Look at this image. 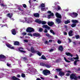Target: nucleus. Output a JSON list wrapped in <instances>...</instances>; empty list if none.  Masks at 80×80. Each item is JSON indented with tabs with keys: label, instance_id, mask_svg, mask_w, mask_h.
Masks as SVG:
<instances>
[{
	"label": "nucleus",
	"instance_id": "nucleus-7",
	"mask_svg": "<svg viewBox=\"0 0 80 80\" xmlns=\"http://www.w3.org/2000/svg\"><path fill=\"white\" fill-rule=\"evenodd\" d=\"M31 52H32V53H37V50L34 49L33 47L31 46Z\"/></svg>",
	"mask_w": 80,
	"mask_h": 80
},
{
	"label": "nucleus",
	"instance_id": "nucleus-43",
	"mask_svg": "<svg viewBox=\"0 0 80 80\" xmlns=\"http://www.w3.org/2000/svg\"><path fill=\"white\" fill-rule=\"evenodd\" d=\"M23 7L24 8H27V5L26 4H22Z\"/></svg>",
	"mask_w": 80,
	"mask_h": 80
},
{
	"label": "nucleus",
	"instance_id": "nucleus-18",
	"mask_svg": "<svg viewBox=\"0 0 80 80\" xmlns=\"http://www.w3.org/2000/svg\"><path fill=\"white\" fill-rule=\"evenodd\" d=\"M14 45H17V46H19V45H20V43L18 41H16L14 42Z\"/></svg>",
	"mask_w": 80,
	"mask_h": 80
},
{
	"label": "nucleus",
	"instance_id": "nucleus-5",
	"mask_svg": "<svg viewBox=\"0 0 80 80\" xmlns=\"http://www.w3.org/2000/svg\"><path fill=\"white\" fill-rule=\"evenodd\" d=\"M70 16L72 18H76V17L78 16V13L73 12L72 13L70 14Z\"/></svg>",
	"mask_w": 80,
	"mask_h": 80
},
{
	"label": "nucleus",
	"instance_id": "nucleus-45",
	"mask_svg": "<svg viewBox=\"0 0 80 80\" xmlns=\"http://www.w3.org/2000/svg\"><path fill=\"white\" fill-rule=\"evenodd\" d=\"M22 59L23 60H25V61H26V60H27V58H26V57H24V58H22Z\"/></svg>",
	"mask_w": 80,
	"mask_h": 80
},
{
	"label": "nucleus",
	"instance_id": "nucleus-30",
	"mask_svg": "<svg viewBox=\"0 0 80 80\" xmlns=\"http://www.w3.org/2000/svg\"><path fill=\"white\" fill-rule=\"evenodd\" d=\"M64 60H65V62H67V63H70V61L67 60V58H66L64 57Z\"/></svg>",
	"mask_w": 80,
	"mask_h": 80
},
{
	"label": "nucleus",
	"instance_id": "nucleus-23",
	"mask_svg": "<svg viewBox=\"0 0 80 80\" xmlns=\"http://www.w3.org/2000/svg\"><path fill=\"white\" fill-rule=\"evenodd\" d=\"M72 23H78V21L77 20H72Z\"/></svg>",
	"mask_w": 80,
	"mask_h": 80
},
{
	"label": "nucleus",
	"instance_id": "nucleus-42",
	"mask_svg": "<svg viewBox=\"0 0 80 80\" xmlns=\"http://www.w3.org/2000/svg\"><path fill=\"white\" fill-rule=\"evenodd\" d=\"M41 10L42 11H45V10H46V9H45V8H42Z\"/></svg>",
	"mask_w": 80,
	"mask_h": 80
},
{
	"label": "nucleus",
	"instance_id": "nucleus-6",
	"mask_svg": "<svg viewBox=\"0 0 80 80\" xmlns=\"http://www.w3.org/2000/svg\"><path fill=\"white\" fill-rule=\"evenodd\" d=\"M32 35L33 37H41V34L38 32H35L33 33Z\"/></svg>",
	"mask_w": 80,
	"mask_h": 80
},
{
	"label": "nucleus",
	"instance_id": "nucleus-17",
	"mask_svg": "<svg viewBox=\"0 0 80 80\" xmlns=\"http://www.w3.org/2000/svg\"><path fill=\"white\" fill-rule=\"evenodd\" d=\"M59 74L61 77H62V76H64V75H65V73H64V72H63L62 71L59 72Z\"/></svg>",
	"mask_w": 80,
	"mask_h": 80
},
{
	"label": "nucleus",
	"instance_id": "nucleus-31",
	"mask_svg": "<svg viewBox=\"0 0 80 80\" xmlns=\"http://www.w3.org/2000/svg\"><path fill=\"white\" fill-rule=\"evenodd\" d=\"M40 7L41 8L45 7V4L42 3V4L41 5Z\"/></svg>",
	"mask_w": 80,
	"mask_h": 80
},
{
	"label": "nucleus",
	"instance_id": "nucleus-11",
	"mask_svg": "<svg viewBox=\"0 0 80 80\" xmlns=\"http://www.w3.org/2000/svg\"><path fill=\"white\" fill-rule=\"evenodd\" d=\"M35 22L37 23H39V24H41L42 23V21L41 20H39L38 19H36L35 20Z\"/></svg>",
	"mask_w": 80,
	"mask_h": 80
},
{
	"label": "nucleus",
	"instance_id": "nucleus-37",
	"mask_svg": "<svg viewBox=\"0 0 80 80\" xmlns=\"http://www.w3.org/2000/svg\"><path fill=\"white\" fill-rule=\"evenodd\" d=\"M75 37L76 39H78V38H80V36H79V35H75Z\"/></svg>",
	"mask_w": 80,
	"mask_h": 80
},
{
	"label": "nucleus",
	"instance_id": "nucleus-48",
	"mask_svg": "<svg viewBox=\"0 0 80 80\" xmlns=\"http://www.w3.org/2000/svg\"><path fill=\"white\" fill-rule=\"evenodd\" d=\"M58 10H60V9H61V7H60V6H58Z\"/></svg>",
	"mask_w": 80,
	"mask_h": 80
},
{
	"label": "nucleus",
	"instance_id": "nucleus-27",
	"mask_svg": "<svg viewBox=\"0 0 80 80\" xmlns=\"http://www.w3.org/2000/svg\"><path fill=\"white\" fill-rule=\"evenodd\" d=\"M64 23L65 24H68V23H70V21L69 20H68L67 21H65Z\"/></svg>",
	"mask_w": 80,
	"mask_h": 80
},
{
	"label": "nucleus",
	"instance_id": "nucleus-4",
	"mask_svg": "<svg viewBox=\"0 0 80 80\" xmlns=\"http://www.w3.org/2000/svg\"><path fill=\"white\" fill-rule=\"evenodd\" d=\"M42 73L44 75H48L49 74H50V71L47 70H44L42 72Z\"/></svg>",
	"mask_w": 80,
	"mask_h": 80
},
{
	"label": "nucleus",
	"instance_id": "nucleus-50",
	"mask_svg": "<svg viewBox=\"0 0 80 80\" xmlns=\"http://www.w3.org/2000/svg\"><path fill=\"white\" fill-rule=\"evenodd\" d=\"M44 32L45 33H48V30H47V29H45L44 30Z\"/></svg>",
	"mask_w": 80,
	"mask_h": 80
},
{
	"label": "nucleus",
	"instance_id": "nucleus-55",
	"mask_svg": "<svg viewBox=\"0 0 80 80\" xmlns=\"http://www.w3.org/2000/svg\"><path fill=\"white\" fill-rule=\"evenodd\" d=\"M24 41L25 42H26L27 43H28V42L27 40H24Z\"/></svg>",
	"mask_w": 80,
	"mask_h": 80
},
{
	"label": "nucleus",
	"instance_id": "nucleus-64",
	"mask_svg": "<svg viewBox=\"0 0 80 80\" xmlns=\"http://www.w3.org/2000/svg\"><path fill=\"white\" fill-rule=\"evenodd\" d=\"M36 80H41V79H40V78H38Z\"/></svg>",
	"mask_w": 80,
	"mask_h": 80
},
{
	"label": "nucleus",
	"instance_id": "nucleus-38",
	"mask_svg": "<svg viewBox=\"0 0 80 80\" xmlns=\"http://www.w3.org/2000/svg\"><path fill=\"white\" fill-rule=\"evenodd\" d=\"M41 23L42 25H45L47 23V22L45 21H41Z\"/></svg>",
	"mask_w": 80,
	"mask_h": 80
},
{
	"label": "nucleus",
	"instance_id": "nucleus-25",
	"mask_svg": "<svg viewBox=\"0 0 80 80\" xmlns=\"http://www.w3.org/2000/svg\"><path fill=\"white\" fill-rule=\"evenodd\" d=\"M41 59H43V60H47V59H46V57H45V56L43 55H42L41 56Z\"/></svg>",
	"mask_w": 80,
	"mask_h": 80
},
{
	"label": "nucleus",
	"instance_id": "nucleus-28",
	"mask_svg": "<svg viewBox=\"0 0 80 80\" xmlns=\"http://www.w3.org/2000/svg\"><path fill=\"white\" fill-rule=\"evenodd\" d=\"M76 25H77V24L76 23H72V25H71V27H72V28H73V27H76Z\"/></svg>",
	"mask_w": 80,
	"mask_h": 80
},
{
	"label": "nucleus",
	"instance_id": "nucleus-41",
	"mask_svg": "<svg viewBox=\"0 0 80 80\" xmlns=\"http://www.w3.org/2000/svg\"><path fill=\"white\" fill-rule=\"evenodd\" d=\"M39 31L40 32H42L43 31V28H39Z\"/></svg>",
	"mask_w": 80,
	"mask_h": 80
},
{
	"label": "nucleus",
	"instance_id": "nucleus-22",
	"mask_svg": "<svg viewBox=\"0 0 80 80\" xmlns=\"http://www.w3.org/2000/svg\"><path fill=\"white\" fill-rule=\"evenodd\" d=\"M52 16V17H53V16H54V14H53V13H52L50 15H48V19H50V17H51Z\"/></svg>",
	"mask_w": 80,
	"mask_h": 80
},
{
	"label": "nucleus",
	"instance_id": "nucleus-19",
	"mask_svg": "<svg viewBox=\"0 0 80 80\" xmlns=\"http://www.w3.org/2000/svg\"><path fill=\"white\" fill-rule=\"evenodd\" d=\"M12 16L13 14H12L11 15H10V13H8L7 14V17L10 18V19L12 18Z\"/></svg>",
	"mask_w": 80,
	"mask_h": 80
},
{
	"label": "nucleus",
	"instance_id": "nucleus-40",
	"mask_svg": "<svg viewBox=\"0 0 80 80\" xmlns=\"http://www.w3.org/2000/svg\"><path fill=\"white\" fill-rule=\"evenodd\" d=\"M21 77L23 78H24L25 77V74L22 73V74Z\"/></svg>",
	"mask_w": 80,
	"mask_h": 80
},
{
	"label": "nucleus",
	"instance_id": "nucleus-61",
	"mask_svg": "<svg viewBox=\"0 0 80 80\" xmlns=\"http://www.w3.org/2000/svg\"><path fill=\"white\" fill-rule=\"evenodd\" d=\"M40 78L42 79V80H45V78L42 77H41Z\"/></svg>",
	"mask_w": 80,
	"mask_h": 80
},
{
	"label": "nucleus",
	"instance_id": "nucleus-58",
	"mask_svg": "<svg viewBox=\"0 0 80 80\" xmlns=\"http://www.w3.org/2000/svg\"><path fill=\"white\" fill-rule=\"evenodd\" d=\"M23 34L24 35H27V32H23Z\"/></svg>",
	"mask_w": 80,
	"mask_h": 80
},
{
	"label": "nucleus",
	"instance_id": "nucleus-33",
	"mask_svg": "<svg viewBox=\"0 0 80 80\" xmlns=\"http://www.w3.org/2000/svg\"><path fill=\"white\" fill-rule=\"evenodd\" d=\"M50 32L52 33L53 35H55V32L52 29L50 30Z\"/></svg>",
	"mask_w": 80,
	"mask_h": 80
},
{
	"label": "nucleus",
	"instance_id": "nucleus-57",
	"mask_svg": "<svg viewBox=\"0 0 80 80\" xmlns=\"http://www.w3.org/2000/svg\"><path fill=\"white\" fill-rule=\"evenodd\" d=\"M48 13H52V12L51 11H48Z\"/></svg>",
	"mask_w": 80,
	"mask_h": 80
},
{
	"label": "nucleus",
	"instance_id": "nucleus-24",
	"mask_svg": "<svg viewBox=\"0 0 80 80\" xmlns=\"http://www.w3.org/2000/svg\"><path fill=\"white\" fill-rule=\"evenodd\" d=\"M46 37H48L49 38H52V36L50 35V34L48 33L46 34Z\"/></svg>",
	"mask_w": 80,
	"mask_h": 80
},
{
	"label": "nucleus",
	"instance_id": "nucleus-60",
	"mask_svg": "<svg viewBox=\"0 0 80 80\" xmlns=\"http://www.w3.org/2000/svg\"><path fill=\"white\" fill-rule=\"evenodd\" d=\"M55 78H58V77L57 75H55Z\"/></svg>",
	"mask_w": 80,
	"mask_h": 80
},
{
	"label": "nucleus",
	"instance_id": "nucleus-36",
	"mask_svg": "<svg viewBox=\"0 0 80 80\" xmlns=\"http://www.w3.org/2000/svg\"><path fill=\"white\" fill-rule=\"evenodd\" d=\"M68 60H70L71 61H74V60L73 59V58L71 57L68 58Z\"/></svg>",
	"mask_w": 80,
	"mask_h": 80
},
{
	"label": "nucleus",
	"instance_id": "nucleus-54",
	"mask_svg": "<svg viewBox=\"0 0 80 80\" xmlns=\"http://www.w3.org/2000/svg\"><path fill=\"white\" fill-rule=\"evenodd\" d=\"M11 49H14L15 48L13 47H12V46H11V48H10Z\"/></svg>",
	"mask_w": 80,
	"mask_h": 80
},
{
	"label": "nucleus",
	"instance_id": "nucleus-47",
	"mask_svg": "<svg viewBox=\"0 0 80 80\" xmlns=\"http://www.w3.org/2000/svg\"><path fill=\"white\" fill-rule=\"evenodd\" d=\"M48 41H46L45 42H44L45 44H48Z\"/></svg>",
	"mask_w": 80,
	"mask_h": 80
},
{
	"label": "nucleus",
	"instance_id": "nucleus-39",
	"mask_svg": "<svg viewBox=\"0 0 80 80\" xmlns=\"http://www.w3.org/2000/svg\"><path fill=\"white\" fill-rule=\"evenodd\" d=\"M70 52H66L65 54L67 56H70Z\"/></svg>",
	"mask_w": 80,
	"mask_h": 80
},
{
	"label": "nucleus",
	"instance_id": "nucleus-53",
	"mask_svg": "<svg viewBox=\"0 0 80 80\" xmlns=\"http://www.w3.org/2000/svg\"><path fill=\"white\" fill-rule=\"evenodd\" d=\"M66 76L68 77V76H69L70 75V73H67L66 74Z\"/></svg>",
	"mask_w": 80,
	"mask_h": 80
},
{
	"label": "nucleus",
	"instance_id": "nucleus-2",
	"mask_svg": "<svg viewBox=\"0 0 80 80\" xmlns=\"http://www.w3.org/2000/svg\"><path fill=\"white\" fill-rule=\"evenodd\" d=\"M40 65L41 66H42L43 67H45L46 68H50L51 67V65L49 64H48L47 63H43L41 62L40 63Z\"/></svg>",
	"mask_w": 80,
	"mask_h": 80
},
{
	"label": "nucleus",
	"instance_id": "nucleus-52",
	"mask_svg": "<svg viewBox=\"0 0 80 80\" xmlns=\"http://www.w3.org/2000/svg\"><path fill=\"white\" fill-rule=\"evenodd\" d=\"M64 35H67V32H64Z\"/></svg>",
	"mask_w": 80,
	"mask_h": 80
},
{
	"label": "nucleus",
	"instance_id": "nucleus-14",
	"mask_svg": "<svg viewBox=\"0 0 80 80\" xmlns=\"http://www.w3.org/2000/svg\"><path fill=\"white\" fill-rule=\"evenodd\" d=\"M48 24L49 26L52 27V25H54V22H48Z\"/></svg>",
	"mask_w": 80,
	"mask_h": 80
},
{
	"label": "nucleus",
	"instance_id": "nucleus-10",
	"mask_svg": "<svg viewBox=\"0 0 80 80\" xmlns=\"http://www.w3.org/2000/svg\"><path fill=\"white\" fill-rule=\"evenodd\" d=\"M73 31L72 30H70L68 32V34L69 37H72L73 35Z\"/></svg>",
	"mask_w": 80,
	"mask_h": 80
},
{
	"label": "nucleus",
	"instance_id": "nucleus-49",
	"mask_svg": "<svg viewBox=\"0 0 80 80\" xmlns=\"http://www.w3.org/2000/svg\"><path fill=\"white\" fill-rule=\"evenodd\" d=\"M28 35H29V36H31V37H33V35H32V33H29L28 34Z\"/></svg>",
	"mask_w": 80,
	"mask_h": 80
},
{
	"label": "nucleus",
	"instance_id": "nucleus-62",
	"mask_svg": "<svg viewBox=\"0 0 80 80\" xmlns=\"http://www.w3.org/2000/svg\"><path fill=\"white\" fill-rule=\"evenodd\" d=\"M17 77H19L20 78V75H19V74H18L17 76Z\"/></svg>",
	"mask_w": 80,
	"mask_h": 80
},
{
	"label": "nucleus",
	"instance_id": "nucleus-56",
	"mask_svg": "<svg viewBox=\"0 0 80 80\" xmlns=\"http://www.w3.org/2000/svg\"><path fill=\"white\" fill-rule=\"evenodd\" d=\"M11 65V64H9L8 63H7V66L8 67H9V66H10Z\"/></svg>",
	"mask_w": 80,
	"mask_h": 80
},
{
	"label": "nucleus",
	"instance_id": "nucleus-1",
	"mask_svg": "<svg viewBox=\"0 0 80 80\" xmlns=\"http://www.w3.org/2000/svg\"><path fill=\"white\" fill-rule=\"evenodd\" d=\"M70 79L71 80L73 79L77 80H78V77L76 76V75L75 73H72L70 75Z\"/></svg>",
	"mask_w": 80,
	"mask_h": 80
},
{
	"label": "nucleus",
	"instance_id": "nucleus-26",
	"mask_svg": "<svg viewBox=\"0 0 80 80\" xmlns=\"http://www.w3.org/2000/svg\"><path fill=\"white\" fill-rule=\"evenodd\" d=\"M77 62H80V60H75L74 62V65H77Z\"/></svg>",
	"mask_w": 80,
	"mask_h": 80
},
{
	"label": "nucleus",
	"instance_id": "nucleus-32",
	"mask_svg": "<svg viewBox=\"0 0 80 80\" xmlns=\"http://www.w3.org/2000/svg\"><path fill=\"white\" fill-rule=\"evenodd\" d=\"M6 45L7 47L8 48H11V47L12 46V45H11L10 44H6Z\"/></svg>",
	"mask_w": 80,
	"mask_h": 80
},
{
	"label": "nucleus",
	"instance_id": "nucleus-20",
	"mask_svg": "<svg viewBox=\"0 0 80 80\" xmlns=\"http://www.w3.org/2000/svg\"><path fill=\"white\" fill-rule=\"evenodd\" d=\"M34 16L35 17H40V14L38 13H35L34 14Z\"/></svg>",
	"mask_w": 80,
	"mask_h": 80
},
{
	"label": "nucleus",
	"instance_id": "nucleus-15",
	"mask_svg": "<svg viewBox=\"0 0 80 80\" xmlns=\"http://www.w3.org/2000/svg\"><path fill=\"white\" fill-rule=\"evenodd\" d=\"M56 21L57 22V23H58V24H59V23H61V22H62L61 19L58 18H57L56 19Z\"/></svg>",
	"mask_w": 80,
	"mask_h": 80
},
{
	"label": "nucleus",
	"instance_id": "nucleus-29",
	"mask_svg": "<svg viewBox=\"0 0 80 80\" xmlns=\"http://www.w3.org/2000/svg\"><path fill=\"white\" fill-rule=\"evenodd\" d=\"M37 53H36L39 56H41L42 55V53H41L40 52L38 51H37Z\"/></svg>",
	"mask_w": 80,
	"mask_h": 80
},
{
	"label": "nucleus",
	"instance_id": "nucleus-9",
	"mask_svg": "<svg viewBox=\"0 0 80 80\" xmlns=\"http://www.w3.org/2000/svg\"><path fill=\"white\" fill-rule=\"evenodd\" d=\"M43 28H45L46 29H48V30H50V27L48 26V25H44L42 26Z\"/></svg>",
	"mask_w": 80,
	"mask_h": 80
},
{
	"label": "nucleus",
	"instance_id": "nucleus-59",
	"mask_svg": "<svg viewBox=\"0 0 80 80\" xmlns=\"http://www.w3.org/2000/svg\"><path fill=\"white\" fill-rule=\"evenodd\" d=\"M49 42H52V40L50 39V40H49Z\"/></svg>",
	"mask_w": 80,
	"mask_h": 80
},
{
	"label": "nucleus",
	"instance_id": "nucleus-35",
	"mask_svg": "<svg viewBox=\"0 0 80 80\" xmlns=\"http://www.w3.org/2000/svg\"><path fill=\"white\" fill-rule=\"evenodd\" d=\"M62 69H58L57 68L56 69V70L57 72H59L62 71Z\"/></svg>",
	"mask_w": 80,
	"mask_h": 80
},
{
	"label": "nucleus",
	"instance_id": "nucleus-13",
	"mask_svg": "<svg viewBox=\"0 0 80 80\" xmlns=\"http://www.w3.org/2000/svg\"><path fill=\"white\" fill-rule=\"evenodd\" d=\"M7 57L2 54L0 55V59H6Z\"/></svg>",
	"mask_w": 80,
	"mask_h": 80
},
{
	"label": "nucleus",
	"instance_id": "nucleus-12",
	"mask_svg": "<svg viewBox=\"0 0 80 80\" xmlns=\"http://www.w3.org/2000/svg\"><path fill=\"white\" fill-rule=\"evenodd\" d=\"M18 50L20 52L22 53H25V51H23L22 50H23V48L22 47H20L18 48Z\"/></svg>",
	"mask_w": 80,
	"mask_h": 80
},
{
	"label": "nucleus",
	"instance_id": "nucleus-16",
	"mask_svg": "<svg viewBox=\"0 0 80 80\" xmlns=\"http://www.w3.org/2000/svg\"><path fill=\"white\" fill-rule=\"evenodd\" d=\"M58 49L59 50L61 51V52H62L63 50V46H60L58 48Z\"/></svg>",
	"mask_w": 80,
	"mask_h": 80
},
{
	"label": "nucleus",
	"instance_id": "nucleus-8",
	"mask_svg": "<svg viewBox=\"0 0 80 80\" xmlns=\"http://www.w3.org/2000/svg\"><path fill=\"white\" fill-rule=\"evenodd\" d=\"M56 16L58 18H62V16L58 12H56L55 14Z\"/></svg>",
	"mask_w": 80,
	"mask_h": 80
},
{
	"label": "nucleus",
	"instance_id": "nucleus-21",
	"mask_svg": "<svg viewBox=\"0 0 80 80\" xmlns=\"http://www.w3.org/2000/svg\"><path fill=\"white\" fill-rule=\"evenodd\" d=\"M12 35H16V31H15V29H12Z\"/></svg>",
	"mask_w": 80,
	"mask_h": 80
},
{
	"label": "nucleus",
	"instance_id": "nucleus-44",
	"mask_svg": "<svg viewBox=\"0 0 80 80\" xmlns=\"http://www.w3.org/2000/svg\"><path fill=\"white\" fill-rule=\"evenodd\" d=\"M58 43L59 44H60V43H62V41H60V40H58Z\"/></svg>",
	"mask_w": 80,
	"mask_h": 80
},
{
	"label": "nucleus",
	"instance_id": "nucleus-63",
	"mask_svg": "<svg viewBox=\"0 0 80 80\" xmlns=\"http://www.w3.org/2000/svg\"><path fill=\"white\" fill-rule=\"evenodd\" d=\"M73 44H74V45H76V42H73Z\"/></svg>",
	"mask_w": 80,
	"mask_h": 80
},
{
	"label": "nucleus",
	"instance_id": "nucleus-46",
	"mask_svg": "<svg viewBox=\"0 0 80 80\" xmlns=\"http://www.w3.org/2000/svg\"><path fill=\"white\" fill-rule=\"evenodd\" d=\"M1 6H2V7H7V5H5L3 4H1Z\"/></svg>",
	"mask_w": 80,
	"mask_h": 80
},
{
	"label": "nucleus",
	"instance_id": "nucleus-51",
	"mask_svg": "<svg viewBox=\"0 0 80 80\" xmlns=\"http://www.w3.org/2000/svg\"><path fill=\"white\" fill-rule=\"evenodd\" d=\"M55 62H56V63H59L60 61H59V59H57L56 61H55Z\"/></svg>",
	"mask_w": 80,
	"mask_h": 80
},
{
	"label": "nucleus",
	"instance_id": "nucleus-34",
	"mask_svg": "<svg viewBox=\"0 0 80 80\" xmlns=\"http://www.w3.org/2000/svg\"><path fill=\"white\" fill-rule=\"evenodd\" d=\"M73 59H74V60H78L79 59V57H77L75 58H73Z\"/></svg>",
	"mask_w": 80,
	"mask_h": 80
},
{
	"label": "nucleus",
	"instance_id": "nucleus-3",
	"mask_svg": "<svg viewBox=\"0 0 80 80\" xmlns=\"http://www.w3.org/2000/svg\"><path fill=\"white\" fill-rule=\"evenodd\" d=\"M34 31H35L34 29L31 27L28 28L26 29V31L27 32H28V33H32V32H33Z\"/></svg>",
	"mask_w": 80,
	"mask_h": 80
}]
</instances>
